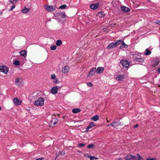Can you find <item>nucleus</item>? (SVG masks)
I'll return each instance as SVG.
<instances>
[{
  "mask_svg": "<svg viewBox=\"0 0 160 160\" xmlns=\"http://www.w3.org/2000/svg\"><path fill=\"white\" fill-rule=\"evenodd\" d=\"M44 100L43 98L40 97L34 102V104L36 106H42L44 104Z\"/></svg>",
  "mask_w": 160,
  "mask_h": 160,
  "instance_id": "obj_1",
  "label": "nucleus"
},
{
  "mask_svg": "<svg viewBox=\"0 0 160 160\" xmlns=\"http://www.w3.org/2000/svg\"><path fill=\"white\" fill-rule=\"evenodd\" d=\"M44 8L48 12H52L56 9L55 7L52 5H44Z\"/></svg>",
  "mask_w": 160,
  "mask_h": 160,
  "instance_id": "obj_2",
  "label": "nucleus"
},
{
  "mask_svg": "<svg viewBox=\"0 0 160 160\" xmlns=\"http://www.w3.org/2000/svg\"><path fill=\"white\" fill-rule=\"evenodd\" d=\"M160 62V58L158 57H155L153 60V64L152 66L155 67L158 65Z\"/></svg>",
  "mask_w": 160,
  "mask_h": 160,
  "instance_id": "obj_3",
  "label": "nucleus"
},
{
  "mask_svg": "<svg viewBox=\"0 0 160 160\" xmlns=\"http://www.w3.org/2000/svg\"><path fill=\"white\" fill-rule=\"evenodd\" d=\"M8 71V68L6 66H0V71L5 74H7Z\"/></svg>",
  "mask_w": 160,
  "mask_h": 160,
  "instance_id": "obj_4",
  "label": "nucleus"
},
{
  "mask_svg": "<svg viewBox=\"0 0 160 160\" xmlns=\"http://www.w3.org/2000/svg\"><path fill=\"white\" fill-rule=\"evenodd\" d=\"M120 63L125 68H127L129 65V63L126 60H122L120 61Z\"/></svg>",
  "mask_w": 160,
  "mask_h": 160,
  "instance_id": "obj_5",
  "label": "nucleus"
},
{
  "mask_svg": "<svg viewBox=\"0 0 160 160\" xmlns=\"http://www.w3.org/2000/svg\"><path fill=\"white\" fill-rule=\"evenodd\" d=\"M58 120L56 118H53L49 123V125L50 127H53L58 122Z\"/></svg>",
  "mask_w": 160,
  "mask_h": 160,
  "instance_id": "obj_6",
  "label": "nucleus"
},
{
  "mask_svg": "<svg viewBox=\"0 0 160 160\" xmlns=\"http://www.w3.org/2000/svg\"><path fill=\"white\" fill-rule=\"evenodd\" d=\"M95 72H96V68H93L89 71L87 77H89L90 76H93Z\"/></svg>",
  "mask_w": 160,
  "mask_h": 160,
  "instance_id": "obj_7",
  "label": "nucleus"
},
{
  "mask_svg": "<svg viewBox=\"0 0 160 160\" xmlns=\"http://www.w3.org/2000/svg\"><path fill=\"white\" fill-rule=\"evenodd\" d=\"M22 79L19 78H16L15 81L16 84L18 86H20L22 85Z\"/></svg>",
  "mask_w": 160,
  "mask_h": 160,
  "instance_id": "obj_8",
  "label": "nucleus"
},
{
  "mask_svg": "<svg viewBox=\"0 0 160 160\" xmlns=\"http://www.w3.org/2000/svg\"><path fill=\"white\" fill-rule=\"evenodd\" d=\"M99 3L98 2L96 3L95 4H92L90 5V8L93 9L95 10L99 7Z\"/></svg>",
  "mask_w": 160,
  "mask_h": 160,
  "instance_id": "obj_9",
  "label": "nucleus"
},
{
  "mask_svg": "<svg viewBox=\"0 0 160 160\" xmlns=\"http://www.w3.org/2000/svg\"><path fill=\"white\" fill-rule=\"evenodd\" d=\"M58 88L57 86H54L52 87L51 90V93L55 94L57 93Z\"/></svg>",
  "mask_w": 160,
  "mask_h": 160,
  "instance_id": "obj_10",
  "label": "nucleus"
},
{
  "mask_svg": "<svg viewBox=\"0 0 160 160\" xmlns=\"http://www.w3.org/2000/svg\"><path fill=\"white\" fill-rule=\"evenodd\" d=\"M137 156L135 155H133L132 159L133 160H141L143 158L139 154L137 155Z\"/></svg>",
  "mask_w": 160,
  "mask_h": 160,
  "instance_id": "obj_11",
  "label": "nucleus"
},
{
  "mask_svg": "<svg viewBox=\"0 0 160 160\" xmlns=\"http://www.w3.org/2000/svg\"><path fill=\"white\" fill-rule=\"evenodd\" d=\"M121 9L123 12H128L130 10V9L124 6H121Z\"/></svg>",
  "mask_w": 160,
  "mask_h": 160,
  "instance_id": "obj_12",
  "label": "nucleus"
},
{
  "mask_svg": "<svg viewBox=\"0 0 160 160\" xmlns=\"http://www.w3.org/2000/svg\"><path fill=\"white\" fill-rule=\"evenodd\" d=\"M13 102L15 105H20L22 102L21 101L19 100V99L17 98H15L13 99Z\"/></svg>",
  "mask_w": 160,
  "mask_h": 160,
  "instance_id": "obj_13",
  "label": "nucleus"
},
{
  "mask_svg": "<svg viewBox=\"0 0 160 160\" xmlns=\"http://www.w3.org/2000/svg\"><path fill=\"white\" fill-rule=\"evenodd\" d=\"M104 70L103 68L102 67H98L97 69H96V73L98 74L102 73Z\"/></svg>",
  "mask_w": 160,
  "mask_h": 160,
  "instance_id": "obj_14",
  "label": "nucleus"
},
{
  "mask_svg": "<svg viewBox=\"0 0 160 160\" xmlns=\"http://www.w3.org/2000/svg\"><path fill=\"white\" fill-rule=\"evenodd\" d=\"M96 124L93 122H90L89 125L87 126V129H89L92 128L95 126Z\"/></svg>",
  "mask_w": 160,
  "mask_h": 160,
  "instance_id": "obj_15",
  "label": "nucleus"
},
{
  "mask_svg": "<svg viewBox=\"0 0 160 160\" xmlns=\"http://www.w3.org/2000/svg\"><path fill=\"white\" fill-rule=\"evenodd\" d=\"M133 59L135 61L139 62H144V60L143 59L137 57H133Z\"/></svg>",
  "mask_w": 160,
  "mask_h": 160,
  "instance_id": "obj_16",
  "label": "nucleus"
},
{
  "mask_svg": "<svg viewBox=\"0 0 160 160\" xmlns=\"http://www.w3.org/2000/svg\"><path fill=\"white\" fill-rule=\"evenodd\" d=\"M116 79L118 81H122L124 79V76L122 74L119 75L116 78Z\"/></svg>",
  "mask_w": 160,
  "mask_h": 160,
  "instance_id": "obj_17",
  "label": "nucleus"
},
{
  "mask_svg": "<svg viewBox=\"0 0 160 160\" xmlns=\"http://www.w3.org/2000/svg\"><path fill=\"white\" fill-rule=\"evenodd\" d=\"M69 70V67L67 66H66L62 69V72L64 73L68 72Z\"/></svg>",
  "mask_w": 160,
  "mask_h": 160,
  "instance_id": "obj_18",
  "label": "nucleus"
},
{
  "mask_svg": "<svg viewBox=\"0 0 160 160\" xmlns=\"http://www.w3.org/2000/svg\"><path fill=\"white\" fill-rule=\"evenodd\" d=\"M65 153V151L64 150L60 151L59 152H57L56 153V159L59 155H61L63 156L64 155Z\"/></svg>",
  "mask_w": 160,
  "mask_h": 160,
  "instance_id": "obj_19",
  "label": "nucleus"
},
{
  "mask_svg": "<svg viewBox=\"0 0 160 160\" xmlns=\"http://www.w3.org/2000/svg\"><path fill=\"white\" fill-rule=\"evenodd\" d=\"M115 42H113L110 43L107 47L108 49H111L116 47Z\"/></svg>",
  "mask_w": 160,
  "mask_h": 160,
  "instance_id": "obj_20",
  "label": "nucleus"
},
{
  "mask_svg": "<svg viewBox=\"0 0 160 160\" xmlns=\"http://www.w3.org/2000/svg\"><path fill=\"white\" fill-rule=\"evenodd\" d=\"M119 123L120 122L118 123L115 122H113L112 123L110 124L109 125H110V126H112L114 128H116L117 127H118L120 125Z\"/></svg>",
  "mask_w": 160,
  "mask_h": 160,
  "instance_id": "obj_21",
  "label": "nucleus"
},
{
  "mask_svg": "<svg viewBox=\"0 0 160 160\" xmlns=\"http://www.w3.org/2000/svg\"><path fill=\"white\" fill-rule=\"evenodd\" d=\"M122 44L120 45L119 48V49H122L124 48H127L128 47V45L125 44L123 41H122Z\"/></svg>",
  "mask_w": 160,
  "mask_h": 160,
  "instance_id": "obj_22",
  "label": "nucleus"
},
{
  "mask_svg": "<svg viewBox=\"0 0 160 160\" xmlns=\"http://www.w3.org/2000/svg\"><path fill=\"white\" fill-rule=\"evenodd\" d=\"M57 16L60 15L62 18H65L66 17L65 13L63 12H58L56 13Z\"/></svg>",
  "mask_w": 160,
  "mask_h": 160,
  "instance_id": "obj_23",
  "label": "nucleus"
},
{
  "mask_svg": "<svg viewBox=\"0 0 160 160\" xmlns=\"http://www.w3.org/2000/svg\"><path fill=\"white\" fill-rule=\"evenodd\" d=\"M99 119V117L97 115H95L92 117L91 118V120H92L94 121H95V122L97 121Z\"/></svg>",
  "mask_w": 160,
  "mask_h": 160,
  "instance_id": "obj_24",
  "label": "nucleus"
},
{
  "mask_svg": "<svg viewBox=\"0 0 160 160\" xmlns=\"http://www.w3.org/2000/svg\"><path fill=\"white\" fill-rule=\"evenodd\" d=\"M20 55L24 57H25L27 56L26 51L25 50H22L19 52Z\"/></svg>",
  "mask_w": 160,
  "mask_h": 160,
  "instance_id": "obj_25",
  "label": "nucleus"
},
{
  "mask_svg": "<svg viewBox=\"0 0 160 160\" xmlns=\"http://www.w3.org/2000/svg\"><path fill=\"white\" fill-rule=\"evenodd\" d=\"M132 158L133 155L131 154H129L125 157V159L126 160H130L132 159Z\"/></svg>",
  "mask_w": 160,
  "mask_h": 160,
  "instance_id": "obj_26",
  "label": "nucleus"
},
{
  "mask_svg": "<svg viewBox=\"0 0 160 160\" xmlns=\"http://www.w3.org/2000/svg\"><path fill=\"white\" fill-rule=\"evenodd\" d=\"M97 15L100 17H103L105 16L104 12L102 11H101L98 12Z\"/></svg>",
  "mask_w": 160,
  "mask_h": 160,
  "instance_id": "obj_27",
  "label": "nucleus"
},
{
  "mask_svg": "<svg viewBox=\"0 0 160 160\" xmlns=\"http://www.w3.org/2000/svg\"><path fill=\"white\" fill-rule=\"evenodd\" d=\"M81 111V110L79 108H74L72 110V112L74 113H76L79 112Z\"/></svg>",
  "mask_w": 160,
  "mask_h": 160,
  "instance_id": "obj_28",
  "label": "nucleus"
},
{
  "mask_svg": "<svg viewBox=\"0 0 160 160\" xmlns=\"http://www.w3.org/2000/svg\"><path fill=\"white\" fill-rule=\"evenodd\" d=\"M29 11V9L28 8H26V7H25L24 8L21 10V12L23 13H25L28 12Z\"/></svg>",
  "mask_w": 160,
  "mask_h": 160,
  "instance_id": "obj_29",
  "label": "nucleus"
},
{
  "mask_svg": "<svg viewBox=\"0 0 160 160\" xmlns=\"http://www.w3.org/2000/svg\"><path fill=\"white\" fill-rule=\"evenodd\" d=\"M122 42V41L121 40H118L116 42H115V45L117 47L121 44Z\"/></svg>",
  "mask_w": 160,
  "mask_h": 160,
  "instance_id": "obj_30",
  "label": "nucleus"
},
{
  "mask_svg": "<svg viewBox=\"0 0 160 160\" xmlns=\"http://www.w3.org/2000/svg\"><path fill=\"white\" fill-rule=\"evenodd\" d=\"M62 43V42L61 40L60 39L57 40L56 42V44L57 46H61Z\"/></svg>",
  "mask_w": 160,
  "mask_h": 160,
  "instance_id": "obj_31",
  "label": "nucleus"
},
{
  "mask_svg": "<svg viewBox=\"0 0 160 160\" xmlns=\"http://www.w3.org/2000/svg\"><path fill=\"white\" fill-rule=\"evenodd\" d=\"M146 52L144 54L146 55H150L151 53V52L148 49H147L145 50Z\"/></svg>",
  "mask_w": 160,
  "mask_h": 160,
  "instance_id": "obj_32",
  "label": "nucleus"
},
{
  "mask_svg": "<svg viewBox=\"0 0 160 160\" xmlns=\"http://www.w3.org/2000/svg\"><path fill=\"white\" fill-rule=\"evenodd\" d=\"M13 63L16 65H20V62L18 60H15Z\"/></svg>",
  "mask_w": 160,
  "mask_h": 160,
  "instance_id": "obj_33",
  "label": "nucleus"
},
{
  "mask_svg": "<svg viewBox=\"0 0 160 160\" xmlns=\"http://www.w3.org/2000/svg\"><path fill=\"white\" fill-rule=\"evenodd\" d=\"M57 47L56 45H52L50 47V49L52 50H55L56 49Z\"/></svg>",
  "mask_w": 160,
  "mask_h": 160,
  "instance_id": "obj_34",
  "label": "nucleus"
},
{
  "mask_svg": "<svg viewBox=\"0 0 160 160\" xmlns=\"http://www.w3.org/2000/svg\"><path fill=\"white\" fill-rule=\"evenodd\" d=\"M94 146V145L93 144H90L88 145L87 148H93Z\"/></svg>",
  "mask_w": 160,
  "mask_h": 160,
  "instance_id": "obj_35",
  "label": "nucleus"
},
{
  "mask_svg": "<svg viewBox=\"0 0 160 160\" xmlns=\"http://www.w3.org/2000/svg\"><path fill=\"white\" fill-rule=\"evenodd\" d=\"M67 7V6L66 5H62L59 8V9H65Z\"/></svg>",
  "mask_w": 160,
  "mask_h": 160,
  "instance_id": "obj_36",
  "label": "nucleus"
},
{
  "mask_svg": "<svg viewBox=\"0 0 160 160\" xmlns=\"http://www.w3.org/2000/svg\"><path fill=\"white\" fill-rule=\"evenodd\" d=\"M90 159L91 160H93L94 159H98V158L94 156H90L89 157Z\"/></svg>",
  "mask_w": 160,
  "mask_h": 160,
  "instance_id": "obj_37",
  "label": "nucleus"
},
{
  "mask_svg": "<svg viewBox=\"0 0 160 160\" xmlns=\"http://www.w3.org/2000/svg\"><path fill=\"white\" fill-rule=\"evenodd\" d=\"M56 78V76L55 74H52L51 75V79H52L54 80Z\"/></svg>",
  "mask_w": 160,
  "mask_h": 160,
  "instance_id": "obj_38",
  "label": "nucleus"
},
{
  "mask_svg": "<svg viewBox=\"0 0 160 160\" xmlns=\"http://www.w3.org/2000/svg\"><path fill=\"white\" fill-rule=\"evenodd\" d=\"M58 80H59L58 78L55 79L54 81V82L55 83L58 84L60 82Z\"/></svg>",
  "mask_w": 160,
  "mask_h": 160,
  "instance_id": "obj_39",
  "label": "nucleus"
},
{
  "mask_svg": "<svg viewBox=\"0 0 160 160\" xmlns=\"http://www.w3.org/2000/svg\"><path fill=\"white\" fill-rule=\"evenodd\" d=\"M78 145L79 147H81L84 146L85 145V144L83 143H80Z\"/></svg>",
  "mask_w": 160,
  "mask_h": 160,
  "instance_id": "obj_40",
  "label": "nucleus"
},
{
  "mask_svg": "<svg viewBox=\"0 0 160 160\" xmlns=\"http://www.w3.org/2000/svg\"><path fill=\"white\" fill-rule=\"evenodd\" d=\"M9 1L11 3L13 4L15 2H16L17 1L16 0H9Z\"/></svg>",
  "mask_w": 160,
  "mask_h": 160,
  "instance_id": "obj_41",
  "label": "nucleus"
},
{
  "mask_svg": "<svg viewBox=\"0 0 160 160\" xmlns=\"http://www.w3.org/2000/svg\"><path fill=\"white\" fill-rule=\"evenodd\" d=\"M87 85L88 86L90 87H92L93 86V84L92 82H88Z\"/></svg>",
  "mask_w": 160,
  "mask_h": 160,
  "instance_id": "obj_42",
  "label": "nucleus"
},
{
  "mask_svg": "<svg viewBox=\"0 0 160 160\" xmlns=\"http://www.w3.org/2000/svg\"><path fill=\"white\" fill-rule=\"evenodd\" d=\"M147 160H156V159L155 158H151L150 157H149L147 158Z\"/></svg>",
  "mask_w": 160,
  "mask_h": 160,
  "instance_id": "obj_43",
  "label": "nucleus"
},
{
  "mask_svg": "<svg viewBox=\"0 0 160 160\" xmlns=\"http://www.w3.org/2000/svg\"><path fill=\"white\" fill-rule=\"evenodd\" d=\"M84 156L86 158H89V157L90 156H89V154H88V153L84 154Z\"/></svg>",
  "mask_w": 160,
  "mask_h": 160,
  "instance_id": "obj_44",
  "label": "nucleus"
},
{
  "mask_svg": "<svg viewBox=\"0 0 160 160\" xmlns=\"http://www.w3.org/2000/svg\"><path fill=\"white\" fill-rule=\"evenodd\" d=\"M15 7V5L13 4L11 7V8L10 10V11H12V10Z\"/></svg>",
  "mask_w": 160,
  "mask_h": 160,
  "instance_id": "obj_45",
  "label": "nucleus"
},
{
  "mask_svg": "<svg viewBox=\"0 0 160 160\" xmlns=\"http://www.w3.org/2000/svg\"><path fill=\"white\" fill-rule=\"evenodd\" d=\"M103 30L104 32H108V29L107 28H104L103 29Z\"/></svg>",
  "mask_w": 160,
  "mask_h": 160,
  "instance_id": "obj_46",
  "label": "nucleus"
},
{
  "mask_svg": "<svg viewBox=\"0 0 160 160\" xmlns=\"http://www.w3.org/2000/svg\"><path fill=\"white\" fill-rule=\"evenodd\" d=\"M156 22V23H157V24L160 25V20L157 21Z\"/></svg>",
  "mask_w": 160,
  "mask_h": 160,
  "instance_id": "obj_47",
  "label": "nucleus"
},
{
  "mask_svg": "<svg viewBox=\"0 0 160 160\" xmlns=\"http://www.w3.org/2000/svg\"><path fill=\"white\" fill-rule=\"evenodd\" d=\"M157 71L160 73V68H158L157 69Z\"/></svg>",
  "mask_w": 160,
  "mask_h": 160,
  "instance_id": "obj_48",
  "label": "nucleus"
},
{
  "mask_svg": "<svg viewBox=\"0 0 160 160\" xmlns=\"http://www.w3.org/2000/svg\"><path fill=\"white\" fill-rule=\"evenodd\" d=\"M138 127V124L135 125L134 126V128H137Z\"/></svg>",
  "mask_w": 160,
  "mask_h": 160,
  "instance_id": "obj_49",
  "label": "nucleus"
},
{
  "mask_svg": "<svg viewBox=\"0 0 160 160\" xmlns=\"http://www.w3.org/2000/svg\"><path fill=\"white\" fill-rule=\"evenodd\" d=\"M110 126V125H109V124L106 125V126H107V127H108Z\"/></svg>",
  "mask_w": 160,
  "mask_h": 160,
  "instance_id": "obj_50",
  "label": "nucleus"
},
{
  "mask_svg": "<svg viewBox=\"0 0 160 160\" xmlns=\"http://www.w3.org/2000/svg\"><path fill=\"white\" fill-rule=\"evenodd\" d=\"M119 160H122V158H119Z\"/></svg>",
  "mask_w": 160,
  "mask_h": 160,
  "instance_id": "obj_51",
  "label": "nucleus"
},
{
  "mask_svg": "<svg viewBox=\"0 0 160 160\" xmlns=\"http://www.w3.org/2000/svg\"><path fill=\"white\" fill-rule=\"evenodd\" d=\"M89 129H87V128H86V131L88 132V131Z\"/></svg>",
  "mask_w": 160,
  "mask_h": 160,
  "instance_id": "obj_52",
  "label": "nucleus"
},
{
  "mask_svg": "<svg viewBox=\"0 0 160 160\" xmlns=\"http://www.w3.org/2000/svg\"><path fill=\"white\" fill-rule=\"evenodd\" d=\"M78 152H79V151H78Z\"/></svg>",
  "mask_w": 160,
  "mask_h": 160,
  "instance_id": "obj_53",
  "label": "nucleus"
},
{
  "mask_svg": "<svg viewBox=\"0 0 160 160\" xmlns=\"http://www.w3.org/2000/svg\"><path fill=\"white\" fill-rule=\"evenodd\" d=\"M107 122H108V121H107Z\"/></svg>",
  "mask_w": 160,
  "mask_h": 160,
  "instance_id": "obj_54",
  "label": "nucleus"
}]
</instances>
